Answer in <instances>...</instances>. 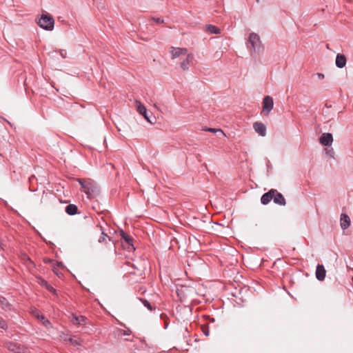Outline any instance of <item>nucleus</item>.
<instances>
[{
  "label": "nucleus",
  "mask_w": 353,
  "mask_h": 353,
  "mask_svg": "<svg viewBox=\"0 0 353 353\" xmlns=\"http://www.w3.org/2000/svg\"><path fill=\"white\" fill-rule=\"evenodd\" d=\"M326 153L327 154H329L330 157H334V151H333V149L331 148L330 150H327L326 151Z\"/></svg>",
  "instance_id": "obj_31"
},
{
  "label": "nucleus",
  "mask_w": 353,
  "mask_h": 353,
  "mask_svg": "<svg viewBox=\"0 0 353 353\" xmlns=\"http://www.w3.org/2000/svg\"><path fill=\"white\" fill-rule=\"evenodd\" d=\"M139 299L143 304V305L146 307L149 310L152 311L153 310L155 309V307H153L148 300L143 298H139Z\"/></svg>",
  "instance_id": "obj_23"
},
{
  "label": "nucleus",
  "mask_w": 353,
  "mask_h": 353,
  "mask_svg": "<svg viewBox=\"0 0 353 353\" xmlns=\"http://www.w3.org/2000/svg\"><path fill=\"white\" fill-rule=\"evenodd\" d=\"M69 341L74 345H80L79 343L77 340L73 339L72 338H70Z\"/></svg>",
  "instance_id": "obj_30"
},
{
  "label": "nucleus",
  "mask_w": 353,
  "mask_h": 353,
  "mask_svg": "<svg viewBox=\"0 0 353 353\" xmlns=\"http://www.w3.org/2000/svg\"><path fill=\"white\" fill-rule=\"evenodd\" d=\"M136 103H137V111L139 112V113L140 114H141L142 116H143L145 119L147 120L149 123H152L153 122L150 120V117L148 116V111H147V109L145 108V107L143 104H141V102H139L138 101H136Z\"/></svg>",
  "instance_id": "obj_9"
},
{
  "label": "nucleus",
  "mask_w": 353,
  "mask_h": 353,
  "mask_svg": "<svg viewBox=\"0 0 353 353\" xmlns=\"http://www.w3.org/2000/svg\"><path fill=\"white\" fill-rule=\"evenodd\" d=\"M46 289L53 293L54 294H57V290L50 284H48L46 287Z\"/></svg>",
  "instance_id": "obj_26"
},
{
  "label": "nucleus",
  "mask_w": 353,
  "mask_h": 353,
  "mask_svg": "<svg viewBox=\"0 0 353 353\" xmlns=\"http://www.w3.org/2000/svg\"><path fill=\"white\" fill-rule=\"evenodd\" d=\"M275 192H274V189L270 190L268 192L264 193L261 198V202L263 205L268 204L272 200H273Z\"/></svg>",
  "instance_id": "obj_8"
},
{
  "label": "nucleus",
  "mask_w": 353,
  "mask_h": 353,
  "mask_svg": "<svg viewBox=\"0 0 353 353\" xmlns=\"http://www.w3.org/2000/svg\"><path fill=\"white\" fill-rule=\"evenodd\" d=\"M341 227L343 230L348 228L350 225V219L346 214H341L340 219Z\"/></svg>",
  "instance_id": "obj_15"
},
{
  "label": "nucleus",
  "mask_w": 353,
  "mask_h": 353,
  "mask_svg": "<svg viewBox=\"0 0 353 353\" xmlns=\"http://www.w3.org/2000/svg\"><path fill=\"white\" fill-rule=\"evenodd\" d=\"M132 268L134 270L133 271H130L129 272V274H138V275H140V276H142L143 274V270H138L134 265H132Z\"/></svg>",
  "instance_id": "obj_24"
},
{
  "label": "nucleus",
  "mask_w": 353,
  "mask_h": 353,
  "mask_svg": "<svg viewBox=\"0 0 353 353\" xmlns=\"http://www.w3.org/2000/svg\"><path fill=\"white\" fill-rule=\"evenodd\" d=\"M203 130L211 132H218L220 135L223 137L225 136L223 130L220 128H205Z\"/></svg>",
  "instance_id": "obj_22"
},
{
  "label": "nucleus",
  "mask_w": 353,
  "mask_h": 353,
  "mask_svg": "<svg viewBox=\"0 0 353 353\" xmlns=\"http://www.w3.org/2000/svg\"><path fill=\"white\" fill-rule=\"evenodd\" d=\"M3 346L9 351L14 353H24L26 350V348L23 345L13 341H6L4 343Z\"/></svg>",
  "instance_id": "obj_5"
},
{
  "label": "nucleus",
  "mask_w": 353,
  "mask_h": 353,
  "mask_svg": "<svg viewBox=\"0 0 353 353\" xmlns=\"http://www.w3.org/2000/svg\"><path fill=\"white\" fill-rule=\"evenodd\" d=\"M274 101L270 96H265L262 102V112L265 116H268L271 110L273 109Z\"/></svg>",
  "instance_id": "obj_4"
},
{
  "label": "nucleus",
  "mask_w": 353,
  "mask_h": 353,
  "mask_svg": "<svg viewBox=\"0 0 353 353\" xmlns=\"http://www.w3.org/2000/svg\"><path fill=\"white\" fill-rule=\"evenodd\" d=\"M0 328L3 330H6L8 328L6 322L1 317H0Z\"/></svg>",
  "instance_id": "obj_25"
},
{
  "label": "nucleus",
  "mask_w": 353,
  "mask_h": 353,
  "mask_svg": "<svg viewBox=\"0 0 353 353\" xmlns=\"http://www.w3.org/2000/svg\"><path fill=\"white\" fill-rule=\"evenodd\" d=\"M192 56H190V54H188L186 59L184 60L183 62H181V67L183 68V70H186L189 68L190 59H192Z\"/></svg>",
  "instance_id": "obj_21"
},
{
  "label": "nucleus",
  "mask_w": 353,
  "mask_h": 353,
  "mask_svg": "<svg viewBox=\"0 0 353 353\" xmlns=\"http://www.w3.org/2000/svg\"><path fill=\"white\" fill-rule=\"evenodd\" d=\"M152 20L155 21L157 23H163L164 22L163 19L159 17H152Z\"/></svg>",
  "instance_id": "obj_27"
},
{
  "label": "nucleus",
  "mask_w": 353,
  "mask_h": 353,
  "mask_svg": "<svg viewBox=\"0 0 353 353\" xmlns=\"http://www.w3.org/2000/svg\"><path fill=\"white\" fill-rule=\"evenodd\" d=\"M319 142L321 145L325 146H330L333 142V137L331 133H323L319 138Z\"/></svg>",
  "instance_id": "obj_6"
},
{
  "label": "nucleus",
  "mask_w": 353,
  "mask_h": 353,
  "mask_svg": "<svg viewBox=\"0 0 353 353\" xmlns=\"http://www.w3.org/2000/svg\"><path fill=\"white\" fill-rule=\"evenodd\" d=\"M120 236H121V239H123L127 243L128 250H135V248L132 243L133 239L132 236L126 234L123 230L120 231Z\"/></svg>",
  "instance_id": "obj_7"
},
{
  "label": "nucleus",
  "mask_w": 353,
  "mask_h": 353,
  "mask_svg": "<svg viewBox=\"0 0 353 353\" xmlns=\"http://www.w3.org/2000/svg\"><path fill=\"white\" fill-rule=\"evenodd\" d=\"M254 130L261 137L266 135V127L261 122H255L253 123Z\"/></svg>",
  "instance_id": "obj_12"
},
{
  "label": "nucleus",
  "mask_w": 353,
  "mask_h": 353,
  "mask_svg": "<svg viewBox=\"0 0 353 353\" xmlns=\"http://www.w3.org/2000/svg\"><path fill=\"white\" fill-rule=\"evenodd\" d=\"M274 192H275L273 198L274 203L279 205H285L286 201L283 195L281 193L279 192L276 189H274Z\"/></svg>",
  "instance_id": "obj_10"
},
{
  "label": "nucleus",
  "mask_w": 353,
  "mask_h": 353,
  "mask_svg": "<svg viewBox=\"0 0 353 353\" xmlns=\"http://www.w3.org/2000/svg\"><path fill=\"white\" fill-rule=\"evenodd\" d=\"M61 55L63 57H65L64 54H63V51H61Z\"/></svg>",
  "instance_id": "obj_38"
},
{
  "label": "nucleus",
  "mask_w": 353,
  "mask_h": 353,
  "mask_svg": "<svg viewBox=\"0 0 353 353\" xmlns=\"http://www.w3.org/2000/svg\"><path fill=\"white\" fill-rule=\"evenodd\" d=\"M347 63L346 57L342 54H337L336 57L335 63L337 68H343L345 66Z\"/></svg>",
  "instance_id": "obj_13"
},
{
  "label": "nucleus",
  "mask_w": 353,
  "mask_h": 353,
  "mask_svg": "<svg viewBox=\"0 0 353 353\" xmlns=\"http://www.w3.org/2000/svg\"><path fill=\"white\" fill-rule=\"evenodd\" d=\"M207 30L211 33V34H219L221 32V30L219 28L216 26H214L213 25H208L206 28Z\"/></svg>",
  "instance_id": "obj_20"
},
{
  "label": "nucleus",
  "mask_w": 353,
  "mask_h": 353,
  "mask_svg": "<svg viewBox=\"0 0 353 353\" xmlns=\"http://www.w3.org/2000/svg\"><path fill=\"white\" fill-rule=\"evenodd\" d=\"M315 274H316V277L319 281H323L325 278V274H326V270H325L324 266L321 264H318L316 266Z\"/></svg>",
  "instance_id": "obj_11"
},
{
  "label": "nucleus",
  "mask_w": 353,
  "mask_h": 353,
  "mask_svg": "<svg viewBox=\"0 0 353 353\" xmlns=\"http://www.w3.org/2000/svg\"><path fill=\"white\" fill-rule=\"evenodd\" d=\"M98 228H99L100 230H101V236L99 237L98 241L99 243H107V241L108 240L109 241H112V239L108 236L103 231V229H102V226L101 225H97Z\"/></svg>",
  "instance_id": "obj_18"
},
{
  "label": "nucleus",
  "mask_w": 353,
  "mask_h": 353,
  "mask_svg": "<svg viewBox=\"0 0 353 353\" xmlns=\"http://www.w3.org/2000/svg\"><path fill=\"white\" fill-rule=\"evenodd\" d=\"M0 305L2 308L5 310H10L11 305L9 303L8 300L4 297H0Z\"/></svg>",
  "instance_id": "obj_19"
},
{
  "label": "nucleus",
  "mask_w": 353,
  "mask_h": 353,
  "mask_svg": "<svg viewBox=\"0 0 353 353\" xmlns=\"http://www.w3.org/2000/svg\"><path fill=\"white\" fill-rule=\"evenodd\" d=\"M65 212L69 215H74L78 213V208L74 204H69L65 207Z\"/></svg>",
  "instance_id": "obj_16"
},
{
  "label": "nucleus",
  "mask_w": 353,
  "mask_h": 353,
  "mask_svg": "<svg viewBox=\"0 0 353 353\" xmlns=\"http://www.w3.org/2000/svg\"><path fill=\"white\" fill-rule=\"evenodd\" d=\"M86 318L83 316H73L72 322L74 325H83L85 324Z\"/></svg>",
  "instance_id": "obj_17"
},
{
  "label": "nucleus",
  "mask_w": 353,
  "mask_h": 353,
  "mask_svg": "<svg viewBox=\"0 0 353 353\" xmlns=\"http://www.w3.org/2000/svg\"><path fill=\"white\" fill-rule=\"evenodd\" d=\"M53 271H54V272L57 275H59V273H58V272H57V269H56V268H54Z\"/></svg>",
  "instance_id": "obj_37"
},
{
  "label": "nucleus",
  "mask_w": 353,
  "mask_h": 353,
  "mask_svg": "<svg viewBox=\"0 0 353 353\" xmlns=\"http://www.w3.org/2000/svg\"><path fill=\"white\" fill-rule=\"evenodd\" d=\"M316 76L319 77V79H324V74L322 73H316Z\"/></svg>",
  "instance_id": "obj_33"
},
{
  "label": "nucleus",
  "mask_w": 353,
  "mask_h": 353,
  "mask_svg": "<svg viewBox=\"0 0 353 353\" xmlns=\"http://www.w3.org/2000/svg\"><path fill=\"white\" fill-rule=\"evenodd\" d=\"M77 180H78L80 185L81 186V188L83 189H84L85 193L89 197L92 196L93 195V194L94 193V189H96V187H94L92 182L90 181L81 179H78Z\"/></svg>",
  "instance_id": "obj_3"
},
{
  "label": "nucleus",
  "mask_w": 353,
  "mask_h": 353,
  "mask_svg": "<svg viewBox=\"0 0 353 353\" xmlns=\"http://www.w3.org/2000/svg\"><path fill=\"white\" fill-rule=\"evenodd\" d=\"M256 1L257 3H259V2H260V0H256Z\"/></svg>",
  "instance_id": "obj_39"
},
{
  "label": "nucleus",
  "mask_w": 353,
  "mask_h": 353,
  "mask_svg": "<svg viewBox=\"0 0 353 353\" xmlns=\"http://www.w3.org/2000/svg\"><path fill=\"white\" fill-rule=\"evenodd\" d=\"M172 59H175L179 57L181 54H187L188 50L186 48H171V51Z\"/></svg>",
  "instance_id": "obj_14"
},
{
  "label": "nucleus",
  "mask_w": 353,
  "mask_h": 353,
  "mask_svg": "<svg viewBox=\"0 0 353 353\" xmlns=\"http://www.w3.org/2000/svg\"><path fill=\"white\" fill-rule=\"evenodd\" d=\"M43 323L46 326H47L48 325H50V322L48 319H45L44 320H43Z\"/></svg>",
  "instance_id": "obj_34"
},
{
  "label": "nucleus",
  "mask_w": 353,
  "mask_h": 353,
  "mask_svg": "<svg viewBox=\"0 0 353 353\" xmlns=\"http://www.w3.org/2000/svg\"><path fill=\"white\" fill-rule=\"evenodd\" d=\"M203 332L205 336L209 335V330L208 327H203Z\"/></svg>",
  "instance_id": "obj_32"
},
{
  "label": "nucleus",
  "mask_w": 353,
  "mask_h": 353,
  "mask_svg": "<svg viewBox=\"0 0 353 353\" xmlns=\"http://www.w3.org/2000/svg\"><path fill=\"white\" fill-rule=\"evenodd\" d=\"M247 47L252 53V52L260 53L263 51V47L261 41L259 34L252 32L250 34L248 41L247 42Z\"/></svg>",
  "instance_id": "obj_1"
},
{
  "label": "nucleus",
  "mask_w": 353,
  "mask_h": 353,
  "mask_svg": "<svg viewBox=\"0 0 353 353\" xmlns=\"http://www.w3.org/2000/svg\"><path fill=\"white\" fill-rule=\"evenodd\" d=\"M24 86L26 87V90L28 88V84L26 80L24 81Z\"/></svg>",
  "instance_id": "obj_36"
},
{
  "label": "nucleus",
  "mask_w": 353,
  "mask_h": 353,
  "mask_svg": "<svg viewBox=\"0 0 353 353\" xmlns=\"http://www.w3.org/2000/svg\"><path fill=\"white\" fill-rule=\"evenodd\" d=\"M37 318L39 319H41L42 321L46 319L44 316L39 315V314L37 315Z\"/></svg>",
  "instance_id": "obj_35"
},
{
  "label": "nucleus",
  "mask_w": 353,
  "mask_h": 353,
  "mask_svg": "<svg viewBox=\"0 0 353 353\" xmlns=\"http://www.w3.org/2000/svg\"><path fill=\"white\" fill-rule=\"evenodd\" d=\"M119 332H120L121 334H122V335H130L131 333L130 330H121Z\"/></svg>",
  "instance_id": "obj_29"
},
{
  "label": "nucleus",
  "mask_w": 353,
  "mask_h": 353,
  "mask_svg": "<svg viewBox=\"0 0 353 353\" xmlns=\"http://www.w3.org/2000/svg\"><path fill=\"white\" fill-rule=\"evenodd\" d=\"M40 282L39 283L44 287H46L48 285V283L44 280L43 279L39 278Z\"/></svg>",
  "instance_id": "obj_28"
},
{
  "label": "nucleus",
  "mask_w": 353,
  "mask_h": 353,
  "mask_svg": "<svg viewBox=\"0 0 353 353\" xmlns=\"http://www.w3.org/2000/svg\"><path fill=\"white\" fill-rule=\"evenodd\" d=\"M38 25L44 30H52L54 25V20L52 15L48 13L43 14L39 21Z\"/></svg>",
  "instance_id": "obj_2"
}]
</instances>
